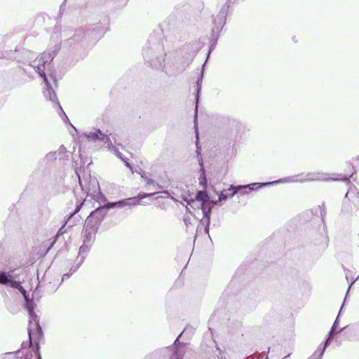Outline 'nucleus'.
<instances>
[{
	"mask_svg": "<svg viewBox=\"0 0 359 359\" xmlns=\"http://www.w3.org/2000/svg\"><path fill=\"white\" fill-rule=\"evenodd\" d=\"M60 49V42L57 41L54 43L50 44L48 50L44 51L39 57V62H43V65L38 64L36 65L33 64V67L43 79V82L46 85V89L43 90V95L47 100L50 101L54 105H59L55 93L52 90L50 83L44 73L45 64L50 62L56 55L58 50Z\"/></svg>",
	"mask_w": 359,
	"mask_h": 359,
	"instance_id": "f257e3e1",
	"label": "nucleus"
},
{
	"mask_svg": "<svg viewBox=\"0 0 359 359\" xmlns=\"http://www.w3.org/2000/svg\"><path fill=\"white\" fill-rule=\"evenodd\" d=\"M205 205L202 202L194 198L188 203L187 208L190 213L193 214L196 218L201 220L203 224L205 225V231L208 232L211 206H209L207 210Z\"/></svg>",
	"mask_w": 359,
	"mask_h": 359,
	"instance_id": "f03ea898",
	"label": "nucleus"
},
{
	"mask_svg": "<svg viewBox=\"0 0 359 359\" xmlns=\"http://www.w3.org/2000/svg\"><path fill=\"white\" fill-rule=\"evenodd\" d=\"M84 136L90 141L93 142H100L101 145L107 148L109 151L114 154L116 156H119L120 153L112 144L110 138L105 134H104L99 129H93L90 131H87L84 133Z\"/></svg>",
	"mask_w": 359,
	"mask_h": 359,
	"instance_id": "7ed1b4c3",
	"label": "nucleus"
},
{
	"mask_svg": "<svg viewBox=\"0 0 359 359\" xmlns=\"http://www.w3.org/2000/svg\"><path fill=\"white\" fill-rule=\"evenodd\" d=\"M154 193L151 194H140L137 197L126 198L117 202H111L106 203L102 208H98L93 212L91 215L97 214L102 209H110L113 208H123L126 206H137L140 205L139 200L144 199L145 198L154 196Z\"/></svg>",
	"mask_w": 359,
	"mask_h": 359,
	"instance_id": "20e7f679",
	"label": "nucleus"
},
{
	"mask_svg": "<svg viewBox=\"0 0 359 359\" xmlns=\"http://www.w3.org/2000/svg\"><path fill=\"white\" fill-rule=\"evenodd\" d=\"M7 284H8L11 287L18 289L21 292L27 302L26 308L29 313V324L32 327H36L38 325V323L36 320V316L33 311L32 303L28 299L26 290L20 285V283L19 281L11 280L9 278V281Z\"/></svg>",
	"mask_w": 359,
	"mask_h": 359,
	"instance_id": "39448f33",
	"label": "nucleus"
},
{
	"mask_svg": "<svg viewBox=\"0 0 359 359\" xmlns=\"http://www.w3.org/2000/svg\"><path fill=\"white\" fill-rule=\"evenodd\" d=\"M251 185H244V186H233L231 185L229 189H224L221 191L218 201H223L227 200L229 198L233 197L237 192L242 189L243 188H246L250 187Z\"/></svg>",
	"mask_w": 359,
	"mask_h": 359,
	"instance_id": "423d86ee",
	"label": "nucleus"
},
{
	"mask_svg": "<svg viewBox=\"0 0 359 359\" xmlns=\"http://www.w3.org/2000/svg\"><path fill=\"white\" fill-rule=\"evenodd\" d=\"M299 182V180H276V181L266 182V183H252V184H250V185H251L250 187H246L245 189H250L251 190H253L255 187H267V186L278 184L280 182ZM299 182H303V181L299 180Z\"/></svg>",
	"mask_w": 359,
	"mask_h": 359,
	"instance_id": "0eeeda50",
	"label": "nucleus"
},
{
	"mask_svg": "<svg viewBox=\"0 0 359 359\" xmlns=\"http://www.w3.org/2000/svg\"><path fill=\"white\" fill-rule=\"evenodd\" d=\"M195 199L202 202L207 205L208 203L209 202V196L205 190L199 191H198Z\"/></svg>",
	"mask_w": 359,
	"mask_h": 359,
	"instance_id": "6e6552de",
	"label": "nucleus"
},
{
	"mask_svg": "<svg viewBox=\"0 0 359 359\" xmlns=\"http://www.w3.org/2000/svg\"><path fill=\"white\" fill-rule=\"evenodd\" d=\"M200 164H201V172H201L200 177H198V184L203 189H206V187H207V181H206V177H205V171H204V168H203V161H202L201 158L200 160Z\"/></svg>",
	"mask_w": 359,
	"mask_h": 359,
	"instance_id": "1a4fd4ad",
	"label": "nucleus"
},
{
	"mask_svg": "<svg viewBox=\"0 0 359 359\" xmlns=\"http://www.w3.org/2000/svg\"><path fill=\"white\" fill-rule=\"evenodd\" d=\"M337 320H336L335 322L334 323V325H333V326L332 327V330H330V332L329 333V337H328L327 341H325V346H324V347L323 348V349L320 352V354H319V357L320 358H321V356L323 355V353L325 351V349L326 346H327L329 341L331 340V339L332 338V337L334 335V330L337 327Z\"/></svg>",
	"mask_w": 359,
	"mask_h": 359,
	"instance_id": "9d476101",
	"label": "nucleus"
},
{
	"mask_svg": "<svg viewBox=\"0 0 359 359\" xmlns=\"http://www.w3.org/2000/svg\"><path fill=\"white\" fill-rule=\"evenodd\" d=\"M9 278H11L10 273H0V284H7L9 281Z\"/></svg>",
	"mask_w": 359,
	"mask_h": 359,
	"instance_id": "9b49d317",
	"label": "nucleus"
},
{
	"mask_svg": "<svg viewBox=\"0 0 359 359\" xmlns=\"http://www.w3.org/2000/svg\"><path fill=\"white\" fill-rule=\"evenodd\" d=\"M97 200L100 203L105 202V201H106V198H105V197H104V196L101 193H99V194H97Z\"/></svg>",
	"mask_w": 359,
	"mask_h": 359,
	"instance_id": "f8f14e48",
	"label": "nucleus"
},
{
	"mask_svg": "<svg viewBox=\"0 0 359 359\" xmlns=\"http://www.w3.org/2000/svg\"><path fill=\"white\" fill-rule=\"evenodd\" d=\"M172 359H182V354L179 352H177L175 355H173Z\"/></svg>",
	"mask_w": 359,
	"mask_h": 359,
	"instance_id": "ddd939ff",
	"label": "nucleus"
},
{
	"mask_svg": "<svg viewBox=\"0 0 359 359\" xmlns=\"http://www.w3.org/2000/svg\"><path fill=\"white\" fill-rule=\"evenodd\" d=\"M316 180H327L328 179L324 176V175H321L320 176L316 178Z\"/></svg>",
	"mask_w": 359,
	"mask_h": 359,
	"instance_id": "4468645a",
	"label": "nucleus"
},
{
	"mask_svg": "<svg viewBox=\"0 0 359 359\" xmlns=\"http://www.w3.org/2000/svg\"><path fill=\"white\" fill-rule=\"evenodd\" d=\"M86 248L84 247V246H81L80 247V249H79V254H81L83 252H85L86 251Z\"/></svg>",
	"mask_w": 359,
	"mask_h": 359,
	"instance_id": "2eb2a0df",
	"label": "nucleus"
},
{
	"mask_svg": "<svg viewBox=\"0 0 359 359\" xmlns=\"http://www.w3.org/2000/svg\"><path fill=\"white\" fill-rule=\"evenodd\" d=\"M218 202H219L218 200H217V201H209L208 203L211 204V205H212H212H214L217 204V203H218Z\"/></svg>",
	"mask_w": 359,
	"mask_h": 359,
	"instance_id": "dca6fc26",
	"label": "nucleus"
},
{
	"mask_svg": "<svg viewBox=\"0 0 359 359\" xmlns=\"http://www.w3.org/2000/svg\"><path fill=\"white\" fill-rule=\"evenodd\" d=\"M197 86H198V90H199L201 89V81H198L197 82Z\"/></svg>",
	"mask_w": 359,
	"mask_h": 359,
	"instance_id": "f3484780",
	"label": "nucleus"
},
{
	"mask_svg": "<svg viewBox=\"0 0 359 359\" xmlns=\"http://www.w3.org/2000/svg\"><path fill=\"white\" fill-rule=\"evenodd\" d=\"M57 107H60V109L61 110H62V107L60 106V104H59V105H57ZM62 114H65V111H62Z\"/></svg>",
	"mask_w": 359,
	"mask_h": 359,
	"instance_id": "a211bd4d",
	"label": "nucleus"
},
{
	"mask_svg": "<svg viewBox=\"0 0 359 359\" xmlns=\"http://www.w3.org/2000/svg\"><path fill=\"white\" fill-rule=\"evenodd\" d=\"M57 107H60V109L61 110H62V107L60 106V104H59V105H57ZM62 114H65V111H62Z\"/></svg>",
	"mask_w": 359,
	"mask_h": 359,
	"instance_id": "6ab92c4d",
	"label": "nucleus"
},
{
	"mask_svg": "<svg viewBox=\"0 0 359 359\" xmlns=\"http://www.w3.org/2000/svg\"><path fill=\"white\" fill-rule=\"evenodd\" d=\"M126 166L130 167V165L128 163L126 162Z\"/></svg>",
	"mask_w": 359,
	"mask_h": 359,
	"instance_id": "aec40b11",
	"label": "nucleus"
},
{
	"mask_svg": "<svg viewBox=\"0 0 359 359\" xmlns=\"http://www.w3.org/2000/svg\"><path fill=\"white\" fill-rule=\"evenodd\" d=\"M358 279H359V276L357 277V278L355 279V280H358Z\"/></svg>",
	"mask_w": 359,
	"mask_h": 359,
	"instance_id": "412c9836",
	"label": "nucleus"
}]
</instances>
